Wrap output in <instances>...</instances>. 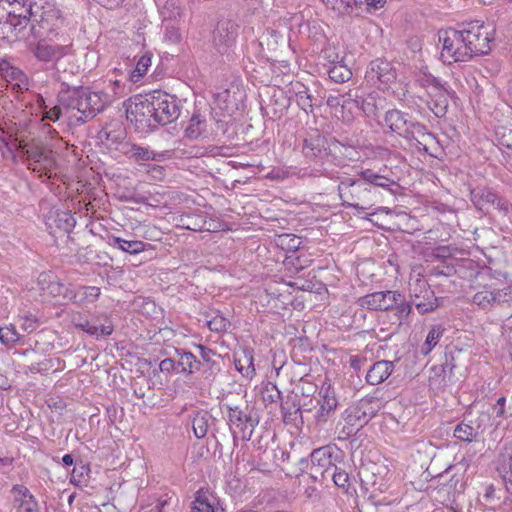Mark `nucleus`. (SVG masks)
Masks as SVG:
<instances>
[{
	"instance_id": "nucleus-45",
	"label": "nucleus",
	"mask_w": 512,
	"mask_h": 512,
	"mask_svg": "<svg viewBox=\"0 0 512 512\" xmlns=\"http://www.w3.org/2000/svg\"><path fill=\"white\" fill-rule=\"evenodd\" d=\"M206 130V120L198 113H194L185 129V136L189 139H197Z\"/></svg>"
},
{
	"instance_id": "nucleus-25",
	"label": "nucleus",
	"mask_w": 512,
	"mask_h": 512,
	"mask_svg": "<svg viewBox=\"0 0 512 512\" xmlns=\"http://www.w3.org/2000/svg\"><path fill=\"white\" fill-rule=\"evenodd\" d=\"M290 106V99L281 89H273L269 102L261 104L263 115L271 120L283 117Z\"/></svg>"
},
{
	"instance_id": "nucleus-57",
	"label": "nucleus",
	"mask_w": 512,
	"mask_h": 512,
	"mask_svg": "<svg viewBox=\"0 0 512 512\" xmlns=\"http://www.w3.org/2000/svg\"><path fill=\"white\" fill-rule=\"evenodd\" d=\"M18 322L20 329L28 334L36 331L41 324L39 318L31 312H26L24 315L19 316Z\"/></svg>"
},
{
	"instance_id": "nucleus-47",
	"label": "nucleus",
	"mask_w": 512,
	"mask_h": 512,
	"mask_svg": "<svg viewBox=\"0 0 512 512\" xmlns=\"http://www.w3.org/2000/svg\"><path fill=\"white\" fill-rule=\"evenodd\" d=\"M453 436L463 442H472L477 439L478 435L475 432L473 424L466 423L465 420L456 425Z\"/></svg>"
},
{
	"instance_id": "nucleus-6",
	"label": "nucleus",
	"mask_w": 512,
	"mask_h": 512,
	"mask_svg": "<svg viewBox=\"0 0 512 512\" xmlns=\"http://www.w3.org/2000/svg\"><path fill=\"white\" fill-rule=\"evenodd\" d=\"M447 247L437 248L433 263L428 266V275L431 277L458 276L461 279L471 278L476 275V268L471 259L457 258L446 255Z\"/></svg>"
},
{
	"instance_id": "nucleus-56",
	"label": "nucleus",
	"mask_w": 512,
	"mask_h": 512,
	"mask_svg": "<svg viewBox=\"0 0 512 512\" xmlns=\"http://www.w3.org/2000/svg\"><path fill=\"white\" fill-rule=\"evenodd\" d=\"M279 40H283V35L280 32L271 29L267 30L266 33L263 34L262 40L252 41L251 46L253 48H262L264 42H266V45L268 46L269 49H275Z\"/></svg>"
},
{
	"instance_id": "nucleus-48",
	"label": "nucleus",
	"mask_w": 512,
	"mask_h": 512,
	"mask_svg": "<svg viewBox=\"0 0 512 512\" xmlns=\"http://www.w3.org/2000/svg\"><path fill=\"white\" fill-rule=\"evenodd\" d=\"M0 342L5 346L24 344V336L16 330L14 325L0 327Z\"/></svg>"
},
{
	"instance_id": "nucleus-16",
	"label": "nucleus",
	"mask_w": 512,
	"mask_h": 512,
	"mask_svg": "<svg viewBox=\"0 0 512 512\" xmlns=\"http://www.w3.org/2000/svg\"><path fill=\"white\" fill-rule=\"evenodd\" d=\"M199 351V374L207 384L211 385L222 370L223 359L213 349L202 344L197 345Z\"/></svg>"
},
{
	"instance_id": "nucleus-30",
	"label": "nucleus",
	"mask_w": 512,
	"mask_h": 512,
	"mask_svg": "<svg viewBox=\"0 0 512 512\" xmlns=\"http://www.w3.org/2000/svg\"><path fill=\"white\" fill-rule=\"evenodd\" d=\"M69 50V45H50L46 44L45 41L39 40L38 44L33 49V54L39 61L53 62L67 55Z\"/></svg>"
},
{
	"instance_id": "nucleus-40",
	"label": "nucleus",
	"mask_w": 512,
	"mask_h": 512,
	"mask_svg": "<svg viewBox=\"0 0 512 512\" xmlns=\"http://www.w3.org/2000/svg\"><path fill=\"white\" fill-rule=\"evenodd\" d=\"M329 78L335 83H344L351 79L352 71L344 63L343 58L340 61H331V65L327 70Z\"/></svg>"
},
{
	"instance_id": "nucleus-2",
	"label": "nucleus",
	"mask_w": 512,
	"mask_h": 512,
	"mask_svg": "<svg viewBox=\"0 0 512 512\" xmlns=\"http://www.w3.org/2000/svg\"><path fill=\"white\" fill-rule=\"evenodd\" d=\"M59 105L44 109L46 119L56 122L61 117L62 108L66 110H77L81 116L77 119L81 123L93 119L102 113L111 103V96L105 91H91L83 85H70L61 82L57 95Z\"/></svg>"
},
{
	"instance_id": "nucleus-36",
	"label": "nucleus",
	"mask_w": 512,
	"mask_h": 512,
	"mask_svg": "<svg viewBox=\"0 0 512 512\" xmlns=\"http://www.w3.org/2000/svg\"><path fill=\"white\" fill-rule=\"evenodd\" d=\"M395 298L397 300H393V302L396 303H392L391 310L395 311L394 314L397 319V326L400 327L408 323L409 316L412 313V304L410 301H407L405 296L399 291H395Z\"/></svg>"
},
{
	"instance_id": "nucleus-8",
	"label": "nucleus",
	"mask_w": 512,
	"mask_h": 512,
	"mask_svg": "<svg viewBox=\"0 0 512 512\" xmlns=\"http://www.w3.org/2000/svg\"><path fill=\"white\" fill-rule=\"evenodd\" d=\"M338 193L345 208H354V215L361 216L362 212L373 206V191L366 182L359 178L346 177L338 185Z\"/></svg>"
},
{
	"instance_id": "nucleus-9",
	"label": "nucleus",
	"mask_w": 512,
	"mask_h": 512,
	"mask_svg": "<svg viewBox=\"0 0 512 512\" xmlns=\"http://www.w3.org/2000/svg\"><path fill=\"white\" fill-rule=\"evenodd\" d=\"M458 30L471 59L475 56L489 54L491 50L490 42L493 37L492 30L488 25L479 20H474L459 24Z\"/></svg>"
},
{
	"instance_id": "nucleus-64",
	"label": "nucleus",
	"mask_w": 512,
	"mask_h": 512,
	"mask_svg": "<svg viewBox=\"0 0 512 512\" xmlns=\"http://www.w3.org/2000/svg\"><path fill=\"white\" fill-rule=\"evenodd\" d=\"M296 101L298 106L305 112L313 111V97L307 88L296 93Z\"/></svg>"
},
{
	"instance_id": "nucleus-21",
	"label": "nucleus",
	"mask_w": 512,
	"mask_h": 512,
	"mask_svg": "<svg viewBox=\"0 0 512 512\" xmlns=\"http://www.w3.org/2000/svg\"><path fill=\"white\" fill-rule=\"evenodd\" d=\"M393 300H397L395 291H376L359 297L356 304L370 311H390Z\"/></svg>"
},
{
	"instance_id": "nucleus-32",
	"label": "nucleus",
	"mask_w": 512,
	"mask_h": 512,
	"mask_svg": "<svg viewBox=\"0 0 512 512\" xmlns=\"http://www.w3.org/2000/svg\"><path fill=\"white\" fill-rule=\"evenodd\" d=\"M174 353L177 357V366L179 367L178 373L185 376L199 373V357L183 348H174Z\"/></svg>"
},
{
	"instance_id": "nucleus-49",
	"label": "nucleus",
	"mask_w": 512,
	"mask_h": 512,
	"mask_svg": "<svg viewBox=\"0 0 512 512\" xmlns=\"http://www.w3.org/2000/svg\"><path fill=\"white\" fill-rule=\"evenodd\" d=\"M0 76L6 81L22 82L25 78L24 73L19 69L11 65V63L5 59L0 58Z\"/></svg>"
},
{
	"instance_id": "nucleus-51",
	"label": "nucleus",
	"mask_w": 512,
	"mask_h": 512,
	"mask_svg": "<svg viewBox=\"0 0 512 512\" xmlns=\"http://www.w3.org/2000/svg\"><path fill=\"white\" fill-rule=\"evenodd\" d=\"M321 2L339 14H351L356 8V0H321Z\"/></svg>"
},
{
	"instance_id": "nucleus-27",
	"label": "nucleus",
	"mask_w": 512,
	"mask_h": 512,
	"mask_svg": "<svg viewBox=\"0 0 512 512\" xmlns=\"http://www.w3.org/2000/svg\"><path fill=\"white\" fill-rule=\"evenodd\" d=\"M460 350H450L446 351L444 354V362H442L439 366L433 367L434 376L431 377L432 380L438 381V384L441 386H448L454 380V369L456 368L455 363V353H460Z\"/></svg>"
},
{
	"instance_id": "nucleus-39",
	"label": "nucleus",
	"mask_w": 512,
	"mask_h": 512,
	"mask_svg": "<svg viewBox=\"0 0 512 512\" xmlns=\"http://www.w3.org/2000/svg\"><path fill=\"white\" fill-rule=\"evenodd\" d=\"M342 417L348 425L356 426L357 429L362 428L369 422L368 418L365 416V414H363L362 408L358 401L345 409Z\"/></svg>"
},
{
	"instance_id": "nucleus-61",
	"label": "nucleus",
	"mask_w": 512,
	"mask_h": 512,
	"mask_svg": "<svg viewBox=\"0 0 512 512\" xmlns=\"http://www.w3.org/2000/svg\"><path fill=\"white\" fill-rule=\"evenodd\" d=\"M443 332L444 328L441 325H435L430 329L424 344L427 347L425 354L429 353L438 344Z\"/></svg>"
},
{
	"instance_id": "nucleus-63",
	"label": "nucleus",
	"mask_w": 512,
	"mask_h": 512,
	"mask_svg": "<svg viewBox=\"0 0 512 512\" xmlns=\"http://www.w3.org/2000/svg\"><path fill=\"white\" fill-rule=\"evenodd\" d=\"M493 417L489 412L482 411L479 413L477 419L475 420L474 429L477 435L483 433L487 428L493 425Z\"/></svg>"
},
{
	"instance_id": "nucleus-43",
	"label": "nucleus",
	"mask_w": 512,
	"mask_h": 512,
	"mask_svg": "<svg viewBox=\"0 0 512 512\" xmlns=\"http://www.w3.org/2000/svg\"><path fill=\"white\" fill-rule=\"evenodd\" d=\"M92 327L97 328L98 336H94L96 339L110 336L114 331V324L111 318L107 314L94 315L91 318Z\"/></svg>"
},
{
	"instance_id": "nucleus-12",
	"label": "nucleus",
	"mask_w": 512,
	"mask_h": 512,
	"mask_svg": "<svg viewBox=\"0 0 512 512\" xmlns=\"http://www.w3.org/2000/svg\"><path fill=\"white\" fill-rule=\"evenodd\" d=\"M419 121H416L412 115L397 108L389 109L384 113L380 125L385 133H391L401 138L408 135L412 136V131L419 128Z\"/></svg>"
},
{
	"instance_id": "nucleus-31",
	"label": "nucleus",
	"mask_w": 512,
	"mask_h": 512,
	"mask_svg": "<svg viewBox=\"0 0 512 512\" xmlns=\"http://www.w3.org/2000/svg\"><path fill=\"white\" fill-rule=\"evenodd\" d=\"M395 366L392 361L380 360L374 362L366 372L365 379L370 385L384 382L392 374Z\"/></svg>"
},
{
	"instance_id": "nucleus-11",
	"label": "nucleus",
	"mask_w": 512,
	"mask_h": 512,
	"mask_svg": "<svg viewBox=\"0 0 512 512\" xmlns=\"http://www.w3.org/2000/svg\"><path fill=\"white\" fill-rule=\"evenodd\" d=\"M470 200L477 210L488 214L490 209L504 217L512 212V204L490 187H476L470 191Z\"/></svg>"
},
{
	"instance_id": "nucleus-50",
	"label": "nucleus",
	"mask_w": 512,
	"mask_h": 512,
	"mask_svg": "<svg viewBox=\"0 0 512 512\" xmlns=\"http://www.w3.org/2000/svg\"><path fill=\"white\" fill-rule=\"evenodd\" d=\"M416 83L422 88H429L430 90L436 89L440 86L443 88V83L440 78L435 77L430 72H428L427 68L421 69L416 76Z\"/></svg>"
},
{
	"instance_id": "nucleus-5",
	"label": "nucleus",
	"mask_w": 512,
	"mask_h": 512,
	"mask_svg": "<svg viewBox=\"0 0 512 512\" xmlns=\"http://www.w3.org/2000/svg\"><path fill=\"white\" fill-rule=\"evenodd\" d=\"M471 302L481 310L491 313L496 321H503L512 308V287L495 288L484 285L472 296Z\"/></svg>"
},
{
	"instance_id": "nucleus-13",
	"label": "nucleus",
	"mask_w": 512,
	"mask_h": 512,
	"mask_svg": "<svg viewBox=\"0 0 512 512\" xmlns=\"http://www.w3.org/2000/svg\"><path fill=\"white\" fill-rule=\"evenodd\" d=\"M439 42L442 43L441 56L451 62H468L470 54L460 37L458 28H448L439 33Z\"/></svg>"
},
{
	"instance_id": "nucleus-33",
	"label": "nucleus",
	"mask_w": 512,
	"mask_h": 512,
	"mask_svg": "<svg viewBox=\"0 0 512 512\" xmlns=\"http://www.w3.org/2000/svg\"><path fill=\"white\" fill-rule=\"evenodd\" d=\"M253 354V349L245 348L240 353L234 355V366L236 370L247 379H252L256 374Z\"/></svg>"
},
{
	"instance_id": "nucleus-60",
	"label": "nucleus",
	"mask_w": 512,
	"mask_h": 512,
	"mask_svg": "<svg viewBox=\"0 0 512 512\" xmlns=\"http://www.w3.org/2000/svg\"><path fill=\"white\" fill-rule=\"evenodd\" d=\"M207 326L212 332L222 333L230 327V321L217 312L207 321Z\"/></svg>"
},
{
	"instance_id": "nucleus-53",
	"label": "nucleus",
	"mask_w": 512,
	"mask_h": 512,
	"mask_svg": "<svg viewBox=\"0 0 512 512\" xmlns=\"http://www.w3.org/2000/svg\"><path fill=\"white\" fill-rule=\"evenodd\" d=\"M281 413L284 419L296 421L297 417L302 418L301 403L293 400H286L281 402Z\"/></svg>"
},
{
	"instance_id": "nucleus-20",
	"label": "nucleus",
	"mask_w": 512,
	"mask_h": 512,
	"mask_svg": "<svg viewBox=\"0 0 512 512\" xmlns=\"http://www.w3.org/2000/svg\"><path fill=\"white\" fill-rule=\"evenodd\" d=\"M45 225L51 235L58 231L69 233L75 227L76 220L68 210L51 209L45 216Z\"/></svg>"
},
{
	"instance_id": "nucleus-19",
	"label": "nucleus",
	"mask_w": 512,
	"mask_h": 512,
	"mask_svg": "<svg viewBox=\"0 0 512 512\" xmlns=\"http://www.w3.org/2000/svg\"><path fill=\"white\" fill-rule=\"evenodd\" d=\"M22 8L23 11L21 13H16V11L6 13L18 40L25 39L31 35L30 29L28 30L27 27L28 25L31 26L32 23L33 3L31 0H23Z\"/></svg>"
},
{
	"instance_id": "nucleus-58",
	"label": "nucleus",
	"mask_w": 512,
	"mask_h": 512,
	"mask_svg": "<svg viewBox=\"0 0 512 512\" xmlns=\"http://www.w3.org/2000/svg\"><path fill=\"white\" fill-rule=\"evenodd\" d=\"M378 112L376 97L369 94L365 97L360 96L359 113H363L367 117H375Z\"/></svg>"
},
{
	"instance_id": "nucleus-18",
	"label": "nucleus",
	"mask_w": 512,
	"mask_h": 512,
	"mask_svg": "<svg viewBox=\"0 0 512 512\" xmlns=\"http://www.w3.org/2000/svg\"><path fill=\"white\" fill-rule=\"evenodd\" d=\"M318 395L319 398L316 399V404L319 408L314 417L317 423H325L334 416L339 402L335 388L327 381L323 382Z\"/></svg>"
},
{
	"instance_id": "nucleus-3",
	"label": "nucleus",
	"mask_w": 512,
	"mask_h": 512,
	"mask_svg": "<svg viewBox=\"0 0 512 512\" xmlns=\"http://www.w3.org/2000/svg\"><path fill=\"white\" fill-rule=\"evenodd\" d=\"M346 149V146L335 137L325 135L317 129L307 133L302 143V153L315 165L309 172V176L330 177L331 170L326 165L337 160Z\"/></svg>"
},
{
	"instance_id": "nucleus-59",
	"label": "nucleus",
	"mask_w": 512,
	"mask_h": 512,
	"mask_svg": "<svg viewBox=\"0 0 512 512\" xmlns=\"http://www.w3.org/2000/svg\"><path fill=\"white\" fill-rule=\"evenodd\" d=\"M0 41L6 43H13L19 41L16 34L11 27V23L8 20L7 14L4 18H0Z\"/></svg>"
},
{
	"instance_id": "nucleus-62",
	"label": "nucleus",
	"mask_w": 512,
	"mask_h": 512,
	"mask_svg": "<svg viewBox=\"0 0 512 512\" xmlns=\"http://www.w3.org/2000/svg\"><path fill=\"white\" fill-rule=\"evenodd\" d=\"M496 139L500 146L510 151L508 155L512 157V129L498 128L496 130Z\"/></svg>"
},
{
	"instance_id": "nucleus-22",
	"label": "nucleus",
	"mask_w": 512,
	"mask_h": 512,
	"mask_svg": "<svg viewBox=\"0 0 512 512\" xmlns=\"http://www.w3.org/2000/svg\"><path fill=\"white\" fill-rule=\"evenodd\" d=\"M420 288V294L416 290H410V303L412 307L415 306L420 314H426L435 311L440 306V299L437 298L434 292L427 287L425 281H418Z\"/></svg>"
},
{
	"instance_id": "nucleus-14",
	"label": "nucleus",
	"mask_w": 512,
	"mask_h": 512,
	"mask_svg": "<svg viewBox=\"0 0 512 512\" xmlns=\"http://www.w3.org/2000/svg\"><path fill=\"white\" fill-rule=\"evenodd\" d=\"M26 162L28 169L39 174L44 180L50 178L56 168V159L53 151L44 146L33 145L26 149Z\"/></svg>"
},
{
	"instance_id": "nucleus-15",
	"label": "nucleus",
	"mask_w": 512,
	"mask_h": 512,
	"mask_svg": "<svg viewBox=\"0 0 512 512\" xmlns=\"http://www.w3.org/2000/svg\"><path fill=\"white\" fill-rule=\"evenodd\" d=\"M404 140L412 150L438 158L440 148L437 137L424 124L420 123L419 128L412 131V136L408 135Z\"/></svg>"
},
{
	"instance_id": "nucleus-44",
	"label": "nucleus",
	"mask_w": 512,
	"mask_h": 512,
	"mask_svg": "<svg viewBox=\"0 0 512 512\" xmlns=\"http://www.w3.org/2000/svg\"><path fill=\"white\" fill-rule=\"evenodd\" d=\"M90 472L89 464L76 463L71 472L70 483L77 487L86 486L90 478Z\"/></svg>"
},
{
	"instance_id": "nucleus-42",
	"label": "nucleus",
	"mask_w": 512,
	"mask_h": 512,
	"mask_svg": "<svg viewBox=\"0 0 512 512\" xmlns=\"http://www.w3.org/2000/svg\"><path fill=\"white\" fill-rule=\"evenodd\" d=\"M212 418L208 411H196L192 418V429L194 435L198 439H202L207 435L209 420Z\"/></svg>"
},
{
	"instance_id": "nucleus-28",
	"label": "nucleus",
	"mask_w": 512,
	"mask_h": 512,
	"mask_svg": "<svg viewBox=\"0 0 512 512\" xmlns=\"http://www.w3.org/2000/svg\"><path fill=\"white\" fill-rule=\"evenodd\" d=\"M11 494L18 512H40L38 501L26 486L13 485Z\"/></svg>"
},
{
	"instance_id": "nucleus-35",
	"label": "nucleus",
	"mask_w": 512,
	"mask_h": 512,
	"mask_svg": "<svg viewBox=\"0 0 512 512\" xmlns=\"http://www.w3.org/2000/svg\"><path fill=\"white\" fill-rule=\"evenodd\" d=\"M358 176L359 179L362 182H366L370 188L371 186H374L391 190V187L396 185V182L393 179L381 174L380 171L376 172L373 169L361 170L358 173Z\"/></svg>"
},
{
	"instance_id": "nucleus-7",
	"label": "nucleus",
	"mask_w": 512,
	"mask_h": 512,
	"mask_svg": "<svg viewBox=\"0 0 512 512\" xmlns=\"http://www.w3.org/2000/svg\"><path fill=\"white\" fill-rule=\"evenodd\" d=\"M32 12L31 35L41 41L53 40L63 24L61 11L50 3L43 6L33 3Z\"/></svg>"
},
{
	"instance_id": "nucleus-29",
	"label": "nucleus",
	"mask_w": 512,
	"mask_h": 512,
	"mask_svg": "<svg viewBox=\"0 0 512 512\" xmlns=\"http://www.w3.org/2000/svg\"><path fill=\"white\" fill-rule=\"evenodd\" d=\"M46 277L47 275H40V283L43 284L42 289L46 291L50 296L59 298L63 302H71L72 299H75V294H73V284H66L61 282L59 279L54 278L49 280L46 286H44Z\"/></svg>"
},
{
	"instance_id": "nucleus-46",
	"label": "nucleus",
	"mask_w": 512,
	"mask_h": 512,
	"mask_svg": "<svg viewBox=\"0 0 512 512\" xmlns=\"http://www.w3.org/2000/svg\"><path fill=\"white\" fill-rule=\"evenodd\" d=\"M358 403L362 408L363 414H365L369 421L375 417L382 408V401L376 396H365L358 400Z\"/></svg>"
},
{
	"instance_id": "nucleus-1",
	"label": "nucleus",
	"mask_w": 512,
	"mask_h": 512,
	"mask_svg": "<svg viewBox=\"0 0 512 512\" xmlns=\"http://www.w3.org/2000/svg\"><path fill=\"white\" fill-rule=\"evenodd\" d=\"M126 118L137 133L150 134L159 126L175 122L182 109V101L173 94L154 90L137 94L124 101Z\"/></svg>"
},
{
	"instance_id": "nucleus-23",
	"label": "nucleus",
	"mask_w": 512,
	"mask_h": 512,
	"mask_svg": "<svg viewBox=\"0 0 512 512\" xmlns=\"http://www.w3.org/2000/svg\"><path fill=\"white\" fill-rule=\"evenodd\" d=\"M366 78L374 84L378 82L386 86L396 80L397 73L389 61L376 59L370 62Z\"/></svg>"
},
{
	"instance_id": "nucleus-26",
	"label": "nucleus",
	"mask_w": 512,
	"mask_h": 512,
	"mask_svg": "<svg viewBox=\"0 0 512 512\" xmlns=\"http://www.w3.org/2000/svg\"><path fill=\"white\" fill-rule=\"evenodd\" d=\"M191 512H223L220 500L214 492L209 489L200 488L194 494L191 502Z\"/></svg>"
},
{
	"instance_id": "nucleus-24",
	"label": "nucleus",
	"mask_w": 512,
	"mask_h": 512,
	"mask_svg": "<svg viewBox=\"0 0 512 512\" xmlns=\"http://www.w3.org/2000/svg\"><path fill=\"white\" fill-rule=\"evenodd\" d=\"M443 88L440 86L436 89L428 91L430 99L429 109L437 118H444L448 112L449 98L454 97L455 92L450 88L447 82L443 83Z\"/></svg>"
},
{
	"instance_id": "nucleus-10",
	"label": "nucleus",
	"mask_w": 512,
	"mask_h": 512,
	"mask_svg": "<svg viewBox=\"0 0 512 512\" xmlns=\"http://www.w3.org/2000/svg\"><path fill=\"white\" fill-rule=\"evenodd\" d=\"M340 454L341 451L336 445H325L314 449L310 453V478L314 482L324 483L328 481L332 470L337 466L336 462Z\"/></svg>"
},
{
	"instance_id": "nucleus-34",
	"label": "nucleus",
	"mask_w": 512,
	"mask_h": 512,
	"mask_svg": "<svg viewBox=\"0 0 512 512\" xmlns=\"http://www.w3.org/2000/svg\"><path fill=\"white\" fill-rule=\"evenodd\" d=\"M107 243L113 248H117L122 252L136 255L146 250L150 246L149 243H145L140 240H126L118 236L111 235L108 237Z\"/></svg>"
},
{
	"instance_id": "nucleus-37",
	"label": "nucleus",
	"mask_w": 512,
	"mask_h": 512,
	"mask_svg": "<svg viewBox=\"0 0 512 512\" xmlns=\"http://www.w3.org/2000/svg\"><path fill=\"white\" fill-rule=\"evenodd\" d=\"M73 294H75V299H72L71 303L83 305L96 302L101 295V289L96 286L74 285Z\"/></svg>"
},
{
	"instance_id": "nucleus-4",
	"label": "nucleus",
	"mask_w": 512,
	"mask_h": 512,
	"mask_svg": "<svg viewBox=\"0 0 512 512\" xmlns=\"http://www.w3.org/2000/svg\"><path fill=\"white\" fill-rule=\"evenodd\" d=\"M220 409L227 412L226 421L234 441L239 438L249 441L259 423V417L255 407L245 400V395L227 393L220 402Z\"/></svg>"
},
{
	"instance_id": "nucleus-17",
	"label": "nucleus",
	"mask_w": 512,
	"mask_h": 512,
	"mask_svg": "<svg viewBox=\"0 0 512 512\" xmlns=\"http://www.w3.org/2000/svg\"><path fill=\"white\" fill-rule=\"evenodd\" d=\"M239 28L240 26L230 19L220 20L217 23L213 32V44L218 53L224 55L235 45Z\"/></svg>"
},
{
	"instance_id": "nucleus-41",
	"label": "nucleus",
	"mask_w": 512,
	"mask_h": 512,
	"mask_svg": "<svg viewBox=\"0 0 512 512\" xmlns=\"http://www.w3.org/2000/svg\"><path fill=\"white\" fill-rule=\"evenodd\" d=\"M125 153L136 162L149 160L159 161L164 156L163 153H156L150 150L149 148L141 147L136 144H131L129 149Z\"/></svg>"
},
{
	"instance_id": "nucleus-38",
	"label": "nucleus",
	"mask_w": 512,
	"mask_h": 512,
	"mask_svg": "<svg viewBox=\"0 0 512 512\" xmlns=\"http://www.w3.org/2000/svg\"><path fill=\"white\" fill-rule=\"evenodd\" d=\"M359 103L360 96L357 91H349L343 94V100L341 103L342 118L345 121H350L356 114H359Z\"/></svg>"
},
{
	"instance_id": "nucleus-54",
	"label": "nucleus",
	"mask_w": 512,
	"mask_h": 512,
	"mask_svg": "<svg viewBox=\"0 0 512 512\" xmlns=\"http://www.w3.org/2000/svg\"><path fill=\"white\" fill-rule=\"evenodd\" d=\"M329 480H332L334 482V484L343 490V492H345L346 494H349L350 491V478H349V475L348 473L339 468V467H335L332 472H331V476L329 477Z\"/></svg>"
},
{
	"instance_id": "nucleus-55",
	"label": "nucleus",
	"mask_w": 512,
	"mask_h": 512,
	"mask_svg": "<svg viewBox=\"0 0 512 512\" xmlns=\"http://www.w3.org/2000/svg\"><path fill=\"white\" fill-rule=\"evenodd\" d=\"M279 40H283V35L280 32L271 29L267 30L266 33L263 34L262 40L252 41L251 46L253 48H262L264 42H266V45L268 46L269 49H275Z\"/></svg>"
},
{
	"instance_id": "nucleus-52",
	"label": "nucleus",
	"mask_w": 512,
	"mask_h": 512,
	"mask_svg": "<svg viewBox=\"0 0 512 512\" xmlns=\"http://www.w3.org/2000/svg\"><path fill=\"white\" fill-rule=\"evenodd\" d=\"M151 53L146 52L137 61L135 68L130 71V80L134 83L140 81L151 65Z\"/></svg>"
}]
</instances>
